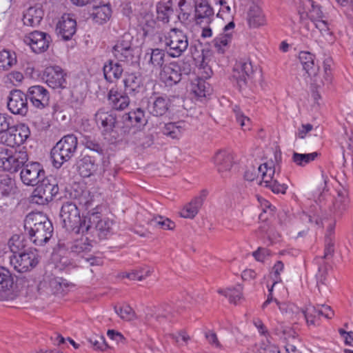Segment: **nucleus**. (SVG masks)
<instances>
[{"instance_id": "nucleus-1", "label": "nucleus", "mask_w": 353, "mask_h": 353, "mask_svg": "<svg viewBox=\"0 0 353 353\" xmlns=\"http://www.w3.org/2000/svg\"><path fill=\"white\" fill-rule=\"evenodd\" d=\"M25 230L36 245H43L51 238L53 226L48 218L42 212H30L24 220Z\"/></svg>"}, {"instance_id": "nucleus-2", "label": "nucleus", "mask_w": 353, "mask_h": 353, "mask_svg": "<svg viewBox=\"0 0 353 353\" xmlns=\"http://www.w3.org/2000/svg\"><path fill=\"white\" fill-rule=\"evenodd\" d=\"M113 221L102 217L98 212L92 213L83 220L77 230L78 233L90 235L92 241L106 238L112 231Z\"/></svg>"}, {"instance_id": "nucleus-3", "label": "nucleus", "mask_w": 353, "mask_h": 353, "mask_svg": "<svg viewBox=\"0 0 353 353\" xmlns=\"http://www.w3.org/2000/svg\"><path fill=\"white\" fill-rule=\"evenodd\" d=\"M258 170L261 172V185L269 188L274 193L285 194L288 188V179L279 172H276L275 168L268 166V163H264L258 166Z\"/></svg>"}, {"instance_id": "nucleus-4", "label": "nucleus", "mask_w": 353, "mask_h": 353, "mask_svg": "<svg viewBox=\"0 0 353 353\" xmlns=\"http://www.w3.org/2000/svg\"><path fill=\"white\" fill-rule=\"evenodd\" d=\"M77 145V137L75 135L70 134L64 136L51 150L53 165L59 168L69 161L74 154Z\"/></svg>"}, {"instance_id": "nucleus-5", "label": "nucleus", "mask_w": 353, "mask_h": 353, "mask_svg": "<svg viewBox=\"0 0 353 353\" xmlns=\"http://www.w3.org/2000/svg\"><path fill=\"white\" fill-rule=\"evenodd\" d=\"M34 190L31 196L32 203L46 205L53 199L59 190L56 179L52 176L42 179Z\"/></svg>"}, {"instance_id": "nucleus-6", "label": "nucleus", "mask_w": 353, "mask_h": 353, "mask_svg": "<svg viewBox=\"0 0 353 353\" xmlns=\"http://www.w3.org/2000/svg\"><path fill=\"white\" fill-rule=\"evenodd\" d=\"M28 160V155L26 150H21L12 154V151L7 148L0 147L1 171L16 172Z\"/></svg>"}, {"instance_id": "nucleus-7", "label": "nucleus", "mask_w": 353, "mask_h": 353, "mask_svg": "<svg viewBox=\"0 0 353 353\" xmlns=\"http://www.w3.org/2000/svg\"><path fill=\"white\" fill-rule=\"evenodd\" d=\"M30 135L29 127L23 123L10 126L8 131L0 136L1 141L4 144L14 147L25 143Z\"/></svg>"}, {"instance_id": "nucleus-8", "label": "nucleus", "mask_w": 353, "mask_h": 353, "mask_svg": "<svg viewBox=\"0 0 353 353\" xmlns=\"http://www.w3.org/2000/svg\"><path fill=\"white\" fill-rule=\"evenodd\" d=\"M36 250L28 249L9 256L10 263L18 272H26L38 263Z\"/></svg>"}, {"instance_id": "nucleus-9", "label": "nucleus", "mask_w": 353, "mask_h": 353, "mask_svg": "<svg viewBox=\"0 0 353 353\" xmlns=\"http://www.w3.org/2000/svg\"><path fill=\"white\" fill-rule=\"evenodd\" d=\"M165 46L168 48V52L172 57H179L188 46L187 36L180 30L174 28L165 37Z\"/></svg>"}, {"instance_id": "nucleus-10", "label": "nucleus", "mask_w": 353, "mask_h": 353, "mask_svg": "<svg viewBox=\"0 0 353 353\" xmlns=\"http://www.w3.org/2000/svg\"><path fill=\"white\" fill-rule=\"evenodd\" d=\"M20 177L23 183L28 186H35L46 176L43 166L38 162L25 163L21 167Z\"/></svg>"}, {"instance_id": "nucleus-11", "label": "nucleus", "mask_w": 353, "mask_h": 353, "mask_svg": "<svg viewBox=\"0 0 353 353\" xmlns=\"http://www.w3.org/2000/svg\"><path fill=\"white\" fill-rule=\"evenodd\" d=\"M62 225L66 230H73L79 227L83 221L76 203L70 201L64 203L59 214Z\"/></svg>"}, {"instance_id": "nucleus-12", "label": "nucleus", "mask_w": 353, "mask_h": 353, "mask_svg": "<svg viewBox=\"0 0 353 353\" xmlns=\"http://www.w3.org/2000/svg\"><path fill=\"white\" fill-rule=\"evenodd\" d=\"M333 61L332 58L327 57L323 61V71L319 72V66L317 70H315L314 74L308 73V76L311 79V85L314 88H321L325 85H328L331 83L332 76L331 73L332 65Z\"/></svg>"}, {"instance_id": "nucleus-13", "label": "nucleus", "mask_w": 353, "mask_h": 353, "mask_svg": "<svg viewBox=\"0 0 353 353\" xmlns=\"http://www.w3.org/2000/svg\"><path fill=\"white\" fill-rule=\"evenodd\" d=\"M7 106L12 114L26 116L28 112L26 94L19 90H12L8 97Z\"/></svg>"}, {"instance_id": "nucleus-14", "label": "nucleus", "mask_w": 353, "mask_h": 353, "mask_svg": "<svg viewBox=\"0 0 353 353\" xmlns=\"http://www.w3.org/2000/svg\"><path fill=\"white\" fill-rule=\"evenodd\" d=\"M277 283L274 281L272 288L269 289V294L267 300L263 303L262 307L265 308L269 303L274 301L279 307L281 312L285 316V317L292 321H299L301 319L302 310L299 308L296 305L292 303H281L276 299H274L272 294L273 287Z\"/></svg>"}, {"instance_id": "nucleus-15", "label": "nucleus", "mask_w": 353, "mask_h": 353, "mask_svg": "<svg viewBox=\"0 0 353 353\" xmlns=\"http://www.w3.org/2000/svg\"><path fill=\"white\" fill-rule=\"evenodd\" d=\"M65 76L66 74L61 67L49 66L45 69L43 79L53 89L64 88L66 84Z\"/></svg>"}, {"instance_id": "nucleus-16", "label": "nucleus", "mask_w": 353, "mask_h": 353, "mask_svg": "<svg viewBox=\"0 0 353 353\" xmlns=\"http://www.w3.org/2000/svg\"><path fill=\"white\" fill-rule=\"evenodd\" d=\"M50 41V35L39 31H33L24 38V42L29 45L35 53L46 51L49 47Z\"/></svg>"}, {"instance_id": "nucleus-17", "label": "nucleus", "mask_w": 353, "mask_h": 353, "mask_svg": "<svg viewBox=\"0 0 353 353\" xmlns=\"http://www.w3.org/2000/svg\"><path fill=\"white\" fill-rule=\"evenodd\" d=\"M77 31V22L70 14H64L56 26V32L63 40L72 39Z\"/></svg>"}, {"instance_id": "nucleus-18", "label": "nucleus", "mask_w": 353, "mask_h": 353, "mask_svg": "<svg viewBox=\"0 0 353 353\" xmlns=\"http://www.w3.org/2000/svg\"><path fill=\"white\" fill-rule=\"evenodd\" d=\"M26 94L27 99H29L32 105L37 108L43 109L49 105V92L43 86H31Z\"/></svg>"}, {"instance_id": "nucleus-19", "label": "nucleus", "mask_w": 353, "mask_h": 353, "mask_svg": "<svg viewBox=\"0 0 353 353\" xmlns=\"http://www.w3.org/2000/svg\"><path fill=\"white\" fill-rule=\"evenodd\" d=\"M253 73L252 63L249 61L237 62L233 69L232 77L236 80L239 88L247 84V81Z\"/></svg>"}, {"instance_id": "nucleus-20", "label": "nucleus", "mask_w": 353, "mask_h": 353, "mask_svg": "<svg viewBox=\"0 0 353 353\" xmlns=\"http://www.w3.org/2000/svg\"><path fill=\"white\" fill-rule=\"evenodd\" d=\"M194 19L197 25H209L214 19V10L208 1H196Z\"/></svg>"}, {"instance_id": "nucleus-21", "label": "nucleus", "mask_w": 353, "mask_h": 353, "mask_svg": "<svg viewBox=\"0 0 353 353\" xmlns=\"http://www.w3.org/2000/svg\"><path fill=\"white\" fill-rule=\"evenodd\" d=\"M235 24L230 21L223 29V33L216 37L212 44L219 53H224L228 48L233 37V29Z\"/></svg>"}, {"instance_id": "nucleus-22", "label": "nucleus", "mask_w": 353, "mask_h": 353, "mask_svg": "<svg viewBox=\"0 0 353 353\" xmlns=\"http://www.w3.org/2000/svg\"><path fill=\"white\" fill-rule=\"evenodd\" d=\"M160 78L168 86L178 83L181 80V77L176 62L165 65L161 70Z\"/></svg>"}, {"instance_id": "nucleus-23", "label": "nucleus", "mask_w": 353, "mask_h": 353, "mask_svg": "<svg viewBox=\"0 0 353 353\" xmlns=\"http://www.w3.org/2000/svg\"><path fill=\"white\" fill-rule=\"evenodd\" d=\"M170 103V99L167 97H151L148 104V110L154 117H161L168 112Z\"/></svg>"}, {"instance_id": "nucleus-24", "label": "nucleus", "mask_w": 353, "mask_h": 353, "mask_svg": "<svg viewBox=\"0 0 353 353\" xmlns=\"http://www.w3.org/2000/svg\"><path fill=\"white\" fill-rule=\"evenodd\" d=\"M212 161L220 174L228 172L233 165L232 155L226 150H218L212 157Z\"/></svg>"}, {"instance_id": "nucleus-25", "label": "nucleus", "mask_w": 353, "mask_h": 353, "mask_svg": "<svg viewBox=\"0 0 353 353\" xmlns=\"http://www.w3.org/2000/svg\"><path fill=\"white\" fill-rule=\"evenodd\" d=\"M300 18H309L311 21H316L321 19L323 16L321 7L315 4L314 1H305L299 10Z\"/></svg>"}, {"instance_id": "nucleus-26", "label": "nucleus", "mask_w": 353, "mask_h": 353, "mask_svg": "<svg viewBox=\"0 0 353 353\" xmlns=\"http://www.w3.org/2000/svg\"><path fill=\"white\" fill-rule=\"evenodd\" d=\"M13 283L10 271L0 266V298L8 299L10 297Z\"/></svg>"}, {"instance_id": "nucleus-27", "label": "nucleus", "mask_w": 353, "mask_h": 353, "mask_svg": "<svg viewBox=\"0 0 353 353\" xmlns=\"http://www.w3.org/2000/svg\"><path fill=\"white\" fill-rule=\"evenodd\" d=\"M150 52H148L145 53L144 59L147 61L149 66L153 70H162L165 65V54L164 50L155 48L150 49Z\"/></svg>"}, {"instance_id": "nucleus-28", "label": "nucleus", "mask_w": 353, "mask_h": 353, "mask_svg": "<svg viewBox=\"0 0 353 353\" xmlns=\"http://www.w3.org/2000/svg\"><path fill=\"white\" fill-rule=\"evenodd\" d=\"M90 12L96 23L103 24L110 18L112 10L109 3L101 4L99 2V4L92 6Z\"/></svg>"}, {"instance_id": "nucleus-29", "label": "nucleus", "mask_w": 353, "mask_h": 353, "mask_svg": "<svg viewBox=\"0 0 353 353\" xmlns=\"http://www.w3.org/2000/svg\"><path fill=\"white\" fill-rule=\"evenodd\" d=\"M204 199V194L194 198L190 203L184 205L179 212L180 216L185 219H194L202 207Z\"/></svg>"}, {"instance_id": "nucleus-30", "label": "nucleus", "mask_w": 353, "mask_h": 353, "mask_svg": "<svg viewBox=\"0 0 353 353\" xmlns=\"http://www.w3.org/2000/svg\"><path fill=\"white\" fill-rule=\"evenodd\" d=\"M248 22L250 28H256L263 26L265 23V16L261 8L252 2L248 12Z\"/></svg>"}, {"instance_id": "nucleus-31", "label": "nucleus", "mask_w": 353, "mask_h": 353, "mask_svg": "<svg viewBox=\"0 0 353 353\" xmlns=\"http://www.w3.org/2000/svg\"><path fill=\"white\" fill-rule=\"evenodd\" d=\"M95 120L99 125H101L105 132H112L115 127V116L103 109L99 110L95 114Z\"/></svg>"}, {"instance_id": "nucleus-32", "label": "nucleus", "mask_w": 353, "mask_h": 353, "mask_svg": "<svg viewBox=\"0 0 353 353\" xmlns=\"http://www.w3.org/2000/svg\"><path fill=\"white\" fill-rule=\"evenodd\" d=\"M103 70L105 80L110 83L114 82L120 79L123 72L122 65L112 60H109L105 63Z\"/></svg>"}, {"instance_id": "nucleus-33", "label": "nucleus", "mask_w": 353, "mask_h": 353, "mask_svg": "<svg viewBox=\"0 0 353 353\" xmlns=\"http://www.w3.org/2000/svg\"><path fill=\"white\" fill-rule=\"evenodd\" d=\"M350 203L347 191L343 188L337 190V195L331 208V210L335 214H342L347 208Z\"/></svg>"}, {"instance_id": "nucleus-34", "label": "nucleus", "mask_w": 353, "mask_h": 353, "mask_svg": "<svg viewBox=\"0 0 353 353\" xmlns=\"http://www.w3.org/2000/svg\"><path fill=\"white\" fill-rule=\"evenodd\" d=\"M108 101L112 108L117 110L125 109L130 103L129 97L126 94L111 90L108 94Z\"/></svg>"}, {"instance_id": "nucleus-35", "label": "nucleus", "mask_w": 353, "mask_h": 353, "mask_svg": "<svg viewBox=\"0 0 353 353\" xmlns=\"http://www.w3.org/2000/svg\"><path fill=\"white\" fill-rule=\"evenodd\" d=\"M43 17V10L39 7H30L23 14V24L27 26L36 27L39 25Z\"/></svg>"}, {"instance_id": "nucleus-36", "label": "nucleus", "mask_w": 353, "mask_h": 353, "mask_svg": "<svg viewBox=\"0 0 353 353\" xmlns=\"http://www.w3.org/2000/svg\"><path fill=\"white\" fill-rule=\"evenodd\" d=\"M126 94L136 95L139 92L141 85L140 76L134 73L128 74L123 79Z\"/></svg>"}, {"instance_id": "nucleus-37", "label": "nucleus", "mask_w": 353, "mask_h": 353, "mask_svg": "<svg viewBox=\"0 0 353 353\" xmlns=\"http://www.w3.org/2000/svg\"><path fill=\"white\" fill-rule=\"evenodd\" d=\"M173 313L174 310L172 307L168 303H164L161 305L154 314H147L145 316V320L147 321H150L151 318L154 317L158 322L163 323L165 320L172 317L173 316Z\"/></svg>"}, {"instance_id": "nucleus-38", "label": "nucleus", "mask_w": 353, "mask_h": 353, "mask_svg": "<svg viewBox=\"0 0 353 353\" xmlns=\"http://www.w3.org/2000/svg\"><path fill=\"white\" fill-rule=\"evenodd\" d=\"M90 238V235H88L85 239L75 241L70 247V252L77 255L90 252L92 248V243L95 241Z\"/></svg>"}, {"instance_id": "nucleus-39", "label": "nucleus", "mask_w": 353, "mask_h": 353, "mask_svg": "<svg viewBox=\"0 0 353 353\" xmlns=\"http://www.w3.org/2000/svg\"><path fill=\"white\" fill-rule=\"evenodd\" d=\"M217 293L228 298L230 303L237 304L242 297V287L238 285L233 288H219Z\"/></svg>"}, {"instance_id": "nucleus-40", "label": "nucleus", "mask_w": 353, "mask_h": 353, "mask_svg": "<svg viewBox=\"0 0 353 353\" xmlns=\"http://www.w3.org/2000/svg\"><path fill=\"white\" fill-rule=\"evenodd\" d=\"M97 165L90 157H84L78 163L79 174L83 177H88L97 170Z\"/></svg>"}, {"instance_id": "nucleus-41", "label": "nucleus", "mask_w": 353, "mask_h": 353, "mask_svg": "<svg viewBox=\"0 0 353 353\" xmlns=\"http://www.w3.org/2000/svg\"><path fill=\"white\" fill-rule=\"evenodd\" d=\"M299 59L302 64L303 70L308 74H314L315 70L318 69L319 65L314 63V56L309 52H301Z\"/></svg>"}, {"instance_id": "nucleus-42", "label": "nucleus", "mask_w": 353, "mask_h": 353, "mask_svg": "<svg viewBox=\"0 0 353 353\" xmlns=\"http://www.w3.org/2000/svg\"><path fill=\"white\" fill-rule=\"evenodd\" d=\"M185 125V123L183 121L167 123L163 128V132L172 139L179 138L184 130Z\"/></svg>"}, {"instance_id": "nucleus-43", "label": "nucleus", "mask_w": 353, "mask_h": 353, "mask_svg": "<svg viewBox=\"0 0 353 353\" xmlns=\"http://www.w3.org/2000/svg\"><path fill=\"white\" fill-rule=\"evenodd\" d=\"M172 1H159L157 5V18L163 22L168 23L170 17L173 14Z\"/></svg>"}, {"instance_id": "nucleus-44", "label": "nucleus", "mask_w": 353, "mask_h": 353, "mask_svg": "<svg viewBox=\"0 0 353 353\" xmlns=\"http://www.w3.org/2000/svg\"><path fill=\"white\" fill-rule=\"evenodd\" d=\"M154 272L152 267L143 265L132 270L130 274L127 275V278L130 280H137L141 281L149 277Z\"/></svg>"}, {"instance_id": "nucleus-45", "label": "nucleus", "mask_w": 353, "mask_h": 353, "mask_svg": "<svg viewBox=\"0 0 353 353\" xmlns=\"http://www.w3.org/2000/svg\"><path fill=\"white\" fill-rule=\"evenodd\" d=\"M25 241L26 240L23 236L17 234L13 235L10 239L8 244L12 254L23 252L24 250H26L25 249L26 246Z\"/></svg>"}, {"instance_id": "nucleus-46", "label": "nucleus", "mask_w": 353, "mask_h": 353, "mask_svg": "<svg viewBox=\"0 0 353 353\" xmlns=\"http://www.w3.org/2000/svg\"><path fill=\"white\" fill-rule=\"evenodd\" d=\"M16 63L17 59L14 54H12L10 51L6 50L0 52V70H8Z\"/></svg>"}, {"instance_id": "nucleus-47", "label": "nucleus", "mask_w": 353, "mask_h": 353, "mask_svg": "<svg viewBox=\"0 0 353 353\" xmlns=\"http://www.w3.org/2000/svg\"><path fill=\"white\" fill-rule=\"evenodd\" d=\"M209 88V84L202 79H196L191 84V91L198 97H205Z\"/></svg>"}, {"instance_id": "nucleus-48", "label": "nucleus", "mask_w": 353, "mask_h": 353, "mask_svg": "<svg viewBox=\"0 0 353 353\" xmlns=\"http://www.w3.org/2000/svg\"><path fill=\"white\" fill-rule=\"evenodd\" d=\"M149 224L153 227L163 230H174L175 223L168 218L157 216L149 221Z\"/></svg>"}, {"instance_id": "nucleus-49", "label": "nucleus", "mask_w": 353, "mask_h": 353, "mask_svg": "<svg viewBox=\"0 0 353 353\" xmlns=\"http://www.w3.org/2000/svg\"><path fill=\"white\" fill-rule=\"evenodd\" d=\"M48 283L53 294L65 292L71 285L66 281L57 277L50 279Z\"/></svg>"}, {"instance_id": "nucleus-50", "label": "nucleus", "mask_w": 353, "mask_h": 353, "mask_svg": "<svg viewBox=\"0 0 353 353\" xmlns=\"http://www.w3.org/2000/svg\"><path fill=\"white\" fill-rule=\"evenodd\" d=\"M317 156V152H312L309 154H299L297 152H294L292 155V161L297 165L304 166L307 163L314 161Z\"/></svg>"}, {"instance_id": "nucleus-51", "label": "nucleus", "mask_w": 353, "mask_h": 353, "mask_svg": "<svg viewBox=\"0 0 353 353\" xmlns=\"http://www.w3.org/2000/svg\"><path fill=\"white\" fill-rule=\"evenodd\" d=\"M142 28L145 35L152 34L157 27V22L150 14H146L141 21Z\"/></svg>"}, {"instance_id": "nucleus-52", "label": "nucleus", "mask_w": 353, "mask_h": 353, "mask_svg": "<svg viewBox=\"0 0 353 353\" xmlns=\"http://www.w3.org/2000/svg\"><path fill=\"white\" fill-rule=\"evenodd\" d=\"M112 52L114 57L120 61H130L134 57V52L123 48H117L116 44L112 47Z\"/></svg>"}, {"instance_id": "nucleus-53", "label": "nucleus", "mask_w": 353, "mask_h": 353, "mask_svg": "<svg viewBox=\"0 0 353 353\" xmlns=\"http://www.w3.org/2000/svg\"><path fill=\"white\" fill-rule=\"evenodd\" d=\"M274 332L279 337L285 340L290 337L294 338L296 334V332L290 327L283 325L279 323L274 327Z\"/></svg>"}, {"instance_id": "nucleus-54", "label": "nucleus", "mask_w": 353, "mask_h": 353, "mask_svg": "<svg viewBox=\"0 0 353 353\" xmlns=\"http://www.w3.org/2000/svg\"><path fill=\"white\" fill-rule=\"evenodd\" d=\"M233 112L235 115L236 121L239 123L243 130H249L251 125L250 119L244 115L240 108L235 105L233 108Z\"/></svg>"}, {"instance_id": "nucleus-55", "label": "nucleus", "mask_w": 353, "mask_h": 353, "mask_svg": "<svg viewBox=\"0 0 353 353\" xmlns=\"http://www.w3.org/2000/svg\"><path fill=\"white\" fill-rule=\"evenodd\" d=\"M116 313L123 320L132 321L135 318V312L133 309L128 305H123L119 308L115 306Z\"/></svg>"}, {"instance_id": "nucleus-56", "label": "nucleus", "mask_w": 353, "mask_h": 353, "mask_svg": "<svg viewBox=\"0 0 353 353\" xmlns=\"http://www.w3.org/2000/svg\"><path fill=\"white\" fill-rule=\"evenodd\" d=\"M334 252V242L333 238L330 237L329 234L325 236V251L324 255L321 257L316 258V261H323V259L332 257Z\"/></svg>"}, {"instance_id": "nucleus-57", "label": "nucleus", "mask_w": 353, "mask_h": 353, "mask_svg": "<svg viewBox=\"0 0 353 353\" xmlns=\"http://www.w3.org/2000/svg\"><path fill=\"white\" fill-rule=\"evenodd\" d=\"M81 143L85 147L99 154L103 153L102 146L95 139L90 136H83Z\"/></svg>"}, {"instance_id": "nucleus-58", "label": "nucleus", "mask_w": 353, "mask_h": 353, "mask_svg": "<svg viewBox=\"0 0 353 353\" xmlns=\"http://www.w3.org/2000/svg\"><path fill=\"white\" fill-rule=\"evenodd\" d=\"M128 119L131 122L142 125H144L147 122L144 112L141 108H137L136 110L129 112Z\"/></svg>"}, {"instance_id": "nucleus-59", "label": "nucleus", "mask_w": 353, "mask_h": 353, "mask_svg": "<svg viewBox=\"0 0 353 353\" xmlns=\"http://www.w3.org/2000/svg\"><path fill=\"white\" fill-rule=\"evenodd\" d=\"M301 314L302 315H301V319L303 318L306 321L307 325H314L315 318L317 316L316 308L315 307H307L305 310H302Z\"/></svg>"}, {"instance_id": "nucleus-60", "label": "nucleus", "mask_w": 353, "mask_h": 353, "mask_svg": "<svg viewBox=\"0 0 353 353\" xmlns=\"http://www.w3.org/2000/svg\"><path fill=\"white\" fill-rule=\"evenodd\" d=\"M306 18L304 17L303 19L300 18L301 23V33L306 37H312V30L314 27V21H308Z\"/></svg>"}, {"instance_id": "nucleus-61", "label": "nucleus", "mask_w": 353, "mask_h": 353, "mask_svg": "<svg viewBox=\"0 0 353 353\" xmlns=\"http://www.w3.org/2000/svg\"><path fill=\"white\" fill-rule=\"evenodd\" d=\"M116 47L123 48L125 50L134 52V50L132 48V37L130 34H123L116 43Z\"/></svg>"}, {"instance_id": "nucleus-62", "label": "nucleus", "mask_w": 353, "mask_h": 353, "mask_svg": "<svg viewBox=\"0 0 353 353\" xmlns=\"http://www.w3.org/2000/svg\"><path fill=\"white\" fill-rule=\"evenodd\" d=\"M89 341L93 345L95 350L104 351L108 347L105 338L103 336H99L94 339H90Z\"/></svg>"}, {"instance_id": "nucleus-63", "label": "nucleus", "mask_w": 353, "mask_h": 353, "mask_svg": "<svg viewBox=\"0 0 353 353\" xmlns=\"http://www.w3.org/2000/svg\"><path fill=\"white\" fill-rule=\"evenodd\" d=\"M12 121V117L0 113V135L6 133L9 129Z\"/></svg>"}, {"instance_id": "nucleus-64", "label": "nucleus", "mask_w": 353, "mask_h": 353, "mask_svg": "<svg viewBox=\"0 0 353 353\" xmlns=\"http://www.w3.org/2000/svg\"><path fill=\"white\" fill-rule=\"evenodd\" d=\"M220 4L219 12L233 14L236 12L234 1H219Z\"/></svg>"}]
</instances>
